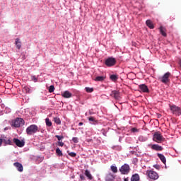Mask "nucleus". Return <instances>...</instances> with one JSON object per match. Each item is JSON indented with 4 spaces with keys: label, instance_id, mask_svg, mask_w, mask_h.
Here are the masks:
<instances>
[{
    "label": "nucleus",
    "instance_id": "nucleus-39",
    "mask_svg": "<svg viewBox=\"0 0 181 181\" xmlns=\"http://www.w3.org/2000/svg\"><path fill=\"white\" fill-rule=\"evenodd\" d=\"M153 168H155L156 169H159V165H154Z\"/></svg>",
    "mask_w": 181,
    "mask_h": 181
},
{
    "label": "nucleus",
    "instance_id": "nucleus-13",
    "mask_svg": "<svg viewBox=\"0 0 181 181\" xmlns=\"http://www.w3.org/2000/svg\"><path fill=\"white\" fill-rule=\"evenodd\" d=\"M13 166L16 168L18 172H23V165H22L20 163H14Z\"/></svg>",
    "mask_w": 181,
    "mask_h": 181
},
{
    "label": "nucleus",
    "instance_id": "nucleus-21",
    "mask_svg": "<svg viewBox=\"0 0 181 181\" xmlns=\"http://www.w3.org/2000/svg\"><path fill=\"white\" fill-rule=\"evenodd\" d=\"M160 32L163 36L166 37L167 34H166V30L163 27H160Z\"/></svg>",
    "mask_w": 181,
    "mask_h": 181
},
{
    "label": "nucleus",
    "instance_id": "nucleus-15",
    "mask_svg": "<svg viewBox=\"0 0 181 181\" xmlns=\"http://www.w3.org/2000/svg\"><path fill=\"white\" fill-rule=\"evenodd\" d=\"M114 179H115V177H114V175H112V173H109L106 175L105 180L106 181H114Z\"/></svg>",
    "mask_w": 181,
    "mask_h": 181
},
{
    "label": "nucleus",
    "instance_id": "nucleus-24",
    "mask_svg": "<svg viewBox=\"0 0 181 181\" xmlns=\"http://www.w3.org/2000/svg\"><path fill=\"white\" fill-rule=\"evenodd\" d=\"M104 80H105V77L104 76H97L95 78V81H104Z\"/></svg>",
    "mask_w": 181,
    "mask_h": 181
},
{
    "label": "nucleus",
    "instance_id": "nucleus-26",
    "mask_svg": "<svg viewBox=\"0 0 181 181\" xmlns=\"http://www.w3.org/2000/svg\"><path fill=\"white\" fill-rule=\"evenodd\" d=\"M3 142L5 144V145H12V141L11 139H3Z\"/></svg>",
    "mask_w": 181,
    "mask_h": 181
},
{
    "label": "nucleus",
    "instance_id": "nucleus-46",
    "mask_svg": "<svg viewBox=\"0 0 181 181\" xmlns=\"http://www.w3.org/2000/svg\"><path fill=\"white\" fill-rule=\"evenodd\" d=\"M124 181H128V178H125V179H124Z\"/></svg>",
    "mask_w": 181,
    "mask_h": 181
},
{
    "label": "nucleus",
    "instance_id": "nucleus-25",
    "mask_svg": "<svg viewBox=\"0 0 181 181\" xmlns=\"http://www.w3.org/2000/svg\"><path fill=\"white\" fill-rule=\"evenodd\" d=\"M110 169L112 172H113V173H117L118 172V168H117V166L111 165Z\"/></svg>",
    "mask_w": 181,
    "mask_h": 181
},
{
    "label": "nucleus",
    "instance_id": "nucleus-44",
    "mask_svg": "<svg viewBox=\"0 0 181 181\" xmlns=\"http://www.w3.org/2000/svg\"><path fill=\"white\" fill-rule=\"evenodd\" d=\"M179 64H180V67H181V59H180V62H179Z\"/></svg>",
    "mask_w": 181,
    "mask_h": 181
},
{
    "label": "nucleus",
    "instance_id": "nucleus-19",
    "mask_svg": "<svg viewBox=\"0 0 181 181\" xmlns=\"http://www.w3.org/2000/svg\"><path fill=\"white\" fill-rule=\"evenodd\" d=\"M131 181H139V175L134 174L131 177Z\"/></svg>",
    "mask_w": 181,
    "mask_h": 181
},
{
    "label": "nucleus",
    "instance_id": "nucleus-34",
    "mask_svg": "<svg viewBox=\"0 0 181 181\" xmlns=\"http://www.w3.org/2000/svg\"><path fill=\"white\" fill-rule=\"evenodd\" d=\"M69 156H71V158H76V155L74 152H71L69 153Z\"/></svg>",
    "mask_w": 181,
    "mask_h": 181
},
{
    "label": "nucleus",
    "instance_id": "nucleus-29",
    "mask_svg": "<svg viewBox=\"0 0 181 181\" xmlns=\"http://www.w3.org/2000/svg\"><path fill=\"white\" fill-rule=\"evenodd\" d=\"M85 90H86V93H93V91H94V88H89V87H86Z\"/></svg>",
    "mask_w": 181,
    "mask_h": 181
},
{
    "label": "nucleus",
    "instance_id": "nucleus-23",
    "mask_svg": "<svg viewBox=\"0 0 181 181\" xmlns=\"http://www.w3.org/2000/svg\"><path fill=\"white\" fill-rule=\"evenodd\" d=\"M110 80H112V81H117V80H118V76L115 75V74H112L110 75Z\"/></svg>",
    "mask_w": 181,
    "mask_h": 181
},
{
    "label": "nucleus",
    "instance_id": "nucleus-41",
    "mask_svg": "<svg viewBox=\"0 0 181 181\" xmlns=\"http://www.w3.org/2000/svg\"><path fill=\"white\" fill-rule=\"evenodd\" d=\"M80 177H81V179L82 180H84V176H83V175H81Z\"/></svg>",
    "mask_w": 181,
    "mask_h": 181
},
{
    "label": "nucleus",
    "instance_id": "nucleus-32",
    "mask_svg": "<svg viewBox=\"0 0 181 181\" xmlns=\"http://www.w3.org/2000/svg\"><path fill=\"white\" fill-rule=\"evenodd\" d=\"M31 80L33 81H34V83H37V78L36 76H31Z\"/></svg>",
    "mask_w": 181,
    "mask_h": 181
},
{
    "label": "nucleus",
    "instance_id": "nucleus-38",
    "mask_svg": "<svg viewBox=\"0 0 181 181\" xmlns=\"http://www.w3.org/2000/svg\"><path fill=\"white\" fill-rule=\"evenodd\" d=\"M2 142H4V139H0V146H2Z\"/></svg>",
    "mask_w": 181,
    "mask_h": 181
},
{
    "label": "nucleus",
    "instance_id": "nucleus-2",
    "mask_svg": "<svg viewBox=\"0 0 181 181\" xmlns=\"http://www.w3.org/2000/svg\"><path fill=\"white\" fill-rule=\"evenodd\" d=\"M38 131L39 127L36 124H32L26 129V134L27 135H33V134H36Z\"/></svg>",
    "mask_w": 181,
    "mask_h": 181
},
{
    "label": "nucleus",
    "instance_id": "nucleus-1",
    "mask_svg": "<svg viewBox=\"0 0 181 181\" xmlns=\"http://www.w3.org/2000/svg\"><path fill=\"white\" fill-rule=\"evenodd\" d=\"M11 125L14 127V128H19L25 125V120L21 117H17L11 121Z\"/></svg>",
    "mask_w": 181,
    "mask_h": 181
},
{
    "label": "nucleus",
    "instance_id": "nucleus-40",
    "mask_svg": "<svg viewBox=\"0 0 181 181\" xmlns=\"http://www.w3.org/2000/svg\"><path fill=\"white\" fill-rule=\"evenodd\" d=\"M87 142H93V139H86Z\"/></svg>",
    "mask_w": 181,
    "mask_h": 181
},
{
    "label": "nucleus",
    "instance_id": "nucleus-10",
    "mask_svg": "<svg viewBox=\"0 0 181 181\" xmlns=\"http://www.w3.org/2000/svg\"><path fill=\"white\" fill-rule=\"evenodd\" d=\"M139 88L142 93H149V88H148V86L145 84L139 85Z\"/></svg>",
    "mask_w": 181,
    "mask_h": 181
},
{
    "label": "nucleus",
    "instance_id": "nucleus-12",
    "mask_svg": "<svg viewBox=\"0 0 181 181\" xmlns=\"http://www.w3.org/2000/svg\"><path fill=\"white\" fill-rule=\"evenodd\" d=\"M151 149H153V151H163V147L159 146V144H153L151 145Z\"/></svg>",
    "mask_w": 181,
    "mask_h": 181
},
{
    "label": "nucleus",
    "instance_id": "nucleus-27",
    "mask_svg": "<svg viewBox=\"0 0 181 181\" xmlns=\"http://www.w3.org/2000/svg\"><path fill=\"white\" fill-rule=\"evenodd\" d=\"M56 153H57V156H63V153L60 151L59 148H57L56 149Z\"/></svg>",
    "mask_w": 181,
    "mask_h": 181
},
{
    "label": "nucleus",
    "instance_id": "nucleus-18",
    "mask_svg": "<svg viewBox=\"0 0 181 181\" xmlns=\"http://www.w3.org/2000/svg\"><path fill=\"white\" fill-rule=\"evenodd\" d=\"M157 155L161 162H163V163H166V158L165 157V156H163V154L158 153Z\"/></svg>",
    "mask_w": 181,
    "mask_h": 181
},
{
    "label": "nucleus",
    "instance_id": "nucleus-7",
    "mask_svg": "<svg viewBox=\"0 0 181 181\" xmlns=\"http://www.w3.org/2000/svg\"><path fill=\"white\" fill-rule=\"evenodd\" d=\"M115 63H117V60L112 57L107 58L105 62V64H106L107 67H112V66H115Z\"/></svg>",
    "mask_w": 181,
    "mask_h": 181
},
{
    "label": "nucleus",
    "instance_id": "nucleus-30",
    "mask_svg": "<svg viewBox=\"0 0 181 181\" xmlns=\"http://www.w3.org/2000/svg\"><path fill=\"white\" fill-rule=\"evenodd\" d=\"M49 93H53L54 91V86L51 85L48 88Z\"/></svg>",
    "mask_w": 181,
    "mask_h": 181
},
{
    "label": "nucleus",
    "instance_id": "nucleus-9",
    "mask_svg": "<svg viewBox=\"0 0 181 181\" xmlns=\"http://www.w3.org/2000/svg\"><path fill=\"white\" fill-rule=\"evenodd\" d=\"M13 142L18 148H23V146H25V141H21L19 139L14 138Z\"/></svg>",
    "mask_w": 181,
    "mask_h": 181
},
{
    "label": "nucleus",
    "instance_id": "nucleus-17",
    "mask_svg": "<svg viewBox=\"0 0 181 181\" xmlns=\"http://www.w3.org/2000/svg\"><path fill=\"white\" fill-rule=\"evenodd\" d=\"M146 25L150 29H153L155 26L153 25V23L151 20H147L146 21Z\"/></svg>",
    "mask_w": 181,
    "mask_h": 181
},
{
    "label": "nucleus",
    "instance_id": "nucleus-3",
    "mask_svg": "<svg viewBox=\"0 0 181 181\" xmlns=\"http://www.w3.org/2000/svg\"><path fill=\"white\" fill-rule=\"evenodd\" d=\"M170 110L172 114H173L174 115H176L177 117L181 115V108L180 107L176 106L175 105H170Z\"/></svg>",
    "mask_w": 181,
    "mask_h": 181
},
{
    "label": "nucleus",
    "instance_id": "nucleus-48",
    "mask_svg": "<svg viewBox=\"0 0 181 181\" xmlns=\"http://www.w3.org/2000/svg\"><path fill=\"white\" fill-rule=\"evenodd\" d=\"M4 129H5V131H6V129H8V128H7V127H6Z\"/></svg>",
    "mask_w": 181,
    "mask_h": 181
},
{
    "label": "nucleus",
    "instance_id": "nucleus-22",
    "mask_svg": "<svg viewBox=\"0 0 181 181\" xmlns=\"http://www.w3.org/2000/svg\"><path fill=\"white\" fill-rule=\"evenodd\" d=\"M88 120L90 121V122H93L92 124H93L94 125L98 124V121L95 120V118H94V117H88Z\"/></svg>",
    "mask_w": 181,
    "mask_h": 181
},
{
    "label": "nucleus",
    "instance_id": "nucleus-11",
    "mask_svg": "<svg viewBox=\"0 0 181 181\" xmlns=\"http://www.w3.org/2000/svg\"><path fill=\"white\" fill-rule=\"evenodd\" d=\"M110 95L113 97L115 100H119V92L117 90H112Z\"/></svg>",
    "mask_w": 181,
    "mask_h": 181
},
{
    "label": "nucleus",
    "instance_id": "nucleus-8",
    "mask_svg": "<svg viewBox=\"0 0 181 181\" xmlns=\"http://www.w3.org/2000/svg\"><path fill=\"white\" fill-rule=\"evenodd\" d=\"M170 77V72H167L160 78V81L163 83V84H168V83L170 81V80L169 79Z\"/></svg>",
    "mask_w": 181,
    "mask_h": 181
},
{
    "label": "nucleus",
    "instance_id": "nucleus-37",
    "mask_svg": "<svg viewBox=\"0 0 181 181\" xmlns=\"http://www.w3.org/2000/svg\"><path fill=\"white\" fill-rule=\"evenodd\" d=\"M132 132H136V131H138V129H136V128H132Z\"/></svg>",
    "mask_w": 181,
    "mask_h": 181
},
{
    "label": "nucleus",
    "instance_id": "nucleus-45",
    "mask_svg": "<svg viewBox=\"0 0 181 181\" xmlns=\"http://www.w3.org/2000/svg\"><path fill=\"white\" fill-rule=\"evenodd\" d=\"M162 117V115H158V118H160Z\"/></svg>",
    "mask_w": 181,
    "mask_h": 181
},
{
    "label": "nucleus",
    "instance_id": "nucleus-35",
    "mask_svg": "<svg viewBox=\"0 0 181 181\" xmlns=\"http://www.w3.org/2000/svg\"><path fill=\"white\" fill-rule=\"evenodd\" d=\"M55 138H57L58 141H62V139H63L64 137L63 136L56 135Z\"/></svg>",
    "mask_w": 181,
    "mask_h": 181
},
{
    "label": "nucleus",
    "instance_id": "nucleus-6",
    "mask_svg": "<svg viewBox=\"0 0 181 181\" xmlns=\"http://www.w3.org/2000/svg\"><path fill=\"white\" fill-rule=\"evenodd\" d=\"M130 169L131 168L128 164H124L119 168V172L122 173V175H128Z\"/></svg>",
    "mask_w": 181,
    "mask_h": 181
},
{
    "label": "nucleus",
    "instance_id": "nucleus-5",
    "mask_svg": "<svg viewBox=\"0 0 181 181\" xmlns=\"http://www.w3.org/2000/svg\"><path fill=\"white\" fill-rule=\"evenodd\" d=\"M146 175L148 176L149 179H151V180H158V179H159V175L153 170H147Z\"/></svg>",
    "mask_w": 181,
    "mask_h": 181
},
{
    "label": "nucleus",
    "instance_id": "nucleus-20",
    "mask_svg": "<svg viewBox=\"0 0 181 181\" xmlns=\"http://www.w3.org/2000/svg\"><path fill=\"white\" fill-rule=\"evenodd\" d=\"M85 175L90 180H93V175H91V173H90L88 170H86Z\"/></svg>",
    "mask_w": 181,
    "mask_h": 181
},
{
    "label": "nucleus",
    "instance_id": "nucleus-47",
    "mask_svg": "<svg viewBox=\"0 0 181 181\" xmlns=\"http://www.w3.org/2000/svg\"><path fill=\"white\" fill-rule=\"evenodd\" d=\"M41 151H45V148H40Z\"/></svg>",
    "mask_w": 181,
    "mask_h": 181
},
{
    "label": "nucleus",
    "instance_id": "nucleus-28",
    "mask_svg": "<svg viewBox=\"0 0 181 181\" xmlns=\"http://www.w3.org/2000/svg\"><path fill=\"white\" fill-rule=\"evenodd\" d=\"M55 124H57V125H60L62 124V121L60 120V118L55 117L54 119Z\"/></svg>",
    "mask_w": 181,
    "mask_h": 181
},
{
    "label": "nucleus",
    "instance_id": "nucleus-14",
    "mask_svg": "<svg viewBox=\"0 0 181 181\" xmlns=\"http://www.w3.org/2000/svg\"><path fill=\"white\" fill-rule=\"evenodd\" d=\"M15 45L16 46L17 49H18V50H20L21 47H22V42L21 41V39L16 38Z\"/></svg>",
    "mask_w": 181,
    "mask_h": 181
},
{
    "label": "nucleus",
    "instance_id": "nucleus-4",
    "mask_svg": "<svg viewBox=\"0 0 181 181\" xmlns=\"http://www.w3.org/2000/svg\"><path fill=\"white\" fill-rule=\"evenodd\" d=\"M153 141H154V142H157V144H160L165 141V138H163V136H162L160 133L156 132L153 134Z\"/></svg>",
    "mask_w": 181,
    "mask_h": 181
},
{
    "label": "nucleus",
    "instance_id": "nucleus-36",
    "mask_svg": "<svg viewBox=\"0 0 181 181\" xmlns=\"http://www.w3.org/2000/svg\"><path fill=\"white\" fill-rule=\"evenodd\" d=\"M57 145H58V146H64V143H63L62 141H58Z\"/></svg>",
    "mask_w": 181,
    "mask_h": 181
},
{
    "label": "nucleus",
    "instance_id": "nucleus-42",
    "mask_svg": "<svg viewBox=\"0 0 181 181\" xmlns=\"http://www.w3.org/2000/svg\"><path fill=\"white\" fill-rule=\"evenodd\" d=\"M81 125H83V122H79V123H78V126H79V127H81Z\"/></svg>",
    "mask_w": 181,
    "mask_h": 181
},
{
    "label": "nucleus",
    "instance_id": "nucleus-33",
    "mask_svg": "<svg viewBox=\"0 0 181 181\" xmlns=\"http://www.w3.org/2000/svg\"><path fill=\"white\" fill-rule=\"evenodd\" d=\"M72 141H73V142H74V144H78V138H77V137H74L72 139Z\"/></svg>",
    "mask_w": 181,
    "mask_h": 181
},
{
    "label": "nucleus",
    "instance_id": "nucleus-49",
    "mask_svg": "<svg viewBox=\"0 0 181 181\" xmlns=\"http://www.w3.org/2000/svg\"><path fill=\"white\" fill-rule=\"evenodd\" d=\"M49 131H50V129H48Z\"/></svg>",
    "mask_w": 181,
    "mask_h": 181
},
{
    "label": "nucleus",
    "instance_id": "nucleus-31",
    "mask_svg": "<svg viewBox=\"0 0 181 181\" xmlns=\"http://www.w3.org/2000/svg\"><path fill=\"white\" fill-rule=\"evenodd\" d=\"M46 125L47 127H52V122H50L49 118L46 119Z\"/></svg>",
    "mask_w": 181,
    "mask_h": 181
},
{
    "label": "nucleus",
    "instance_id": "nucleus-43",
    "mask_svg": "<svg viewBox=\"0 0 181 181\" xmlns=\"http://www.w3.org/2000/svg\"><path fill=\"white\" fill-rule=\"evenodd\" d=\"M25 90L29 92V88H26Z\"/></svg>",
    "mask_w": 181,
    "mask_h": 181
},
{
    "label": "nucleus",
    "instance_id": "nucleus-16",
    "mask_svg": "<svg viewBox=\"0 0 181 181\" xmlns=\"http://www.w3.org/2000/svg\"><path fill=\"white\" fill-rule=\"evenodd\" d=\"M62 95L64 97V98H70L72 94L69 91L66 90L62 94Z\"/></svg>",
    "mask_w": 181,
    "mask_h": 181
}]
</instances>
